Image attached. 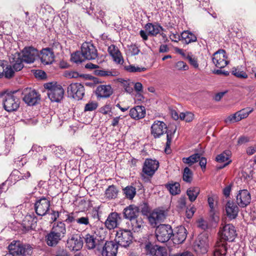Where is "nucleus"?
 I'll list each match as a JSON object with an SVG mask.
<instances>
[{"mask_svg":"<svg viewBox=\"0 0 256 256\" xmlns=\"http://www.w3.org/2000/svg\"><path fill=\"white\" fill-rule=\"evenodd\" d=\"M176 130L175 126L172 130H167L166 124L162 121H154L151 126V133L154 138H158L164 132L167 134L166 148H170L173 136Z\"/></svg>","mask_w":256,"mask_h":256,"instance_id":"1","label":"nucleus"},{"mask_svg":"<svg viewBox=\"0 0 256 256\" xmlns=\"http://www.w3.org/2000/svg\"><path fill=\"white\" fill-rule=\"evenodd\" d=\"M16 92L0 93V98H2L3 108L8 112H16L20 107V100L15 96Z\"/></svg>","mask_w":256,"mask_h":256,"instance_id":"2","label":"nucleus"},{"mask_svg":"<svg viewBox=\"0 0 256 256\" xmlns=\"http://www.w3.org/2000/svg\"><path fill=\"white\" fill-rule=\"evenodd\" d=\"M8 254L12 256H30L32 248L29 244H24L20 240H13L8 246Z\"/></svg>","mask_w":256,"mask_h":256,"instance_id":"3","label":"nucleus"},{"mask_svg":"<svg viewBox=\"0 0 256 256\" xmlns=\"http://www.w3.org/2000/svg\"><path fill=\"white\" fill-rule=\"evenodd\" d=\"M44 86L52 102H58L63 98L64 90L60 85L51 82L45 84Z\"/></svg>","mask_w":256,"mask_h":256,"instance_id":"4","label":"nucleus"},{"mask_svg":"<svg viewBox=\"0 0 256 256\" xmlns=\"http://www.w3.org/2000/svg\"><path fill=\"white\" fill-rule=\"evenodd\" d=\"M98 248L97 254H100L102 256H116L118 245L112 241L104 242L102 240L98 246Z\"/></svg>","mask_w":256,"mask_h":256,"instance_id":"5","label":"nucleus"},{"mask_svg":"<svg viewBox=\"0 0 256 256\" xmlns=\"http://www.w3.org/2000/svg\"><path fill=\"white\" fill-rule=\"evenodd\" d=\"M146 255L149 256H168V250L166 247L152 244L147 242L142 245Z\"/></svg>","mask_w":256,"mask_h":256,"instance_id":"6","label":"nucleus"},{"mask_svg":"<svg viewBox=\"0 0 256 256\" xmlns=\"http://www.w3.org/2000/svg\"><path fill=\"white\" fill-rule=\"evenodd\" d=\"M173 234L170 225H158L156 229V236L158 240L164 243L168 242Z\"/></svg>","mask_w":256,"mask_h":256,"instance_id":"7","label":"nucleus"},{"mask_svg":"<svg viewBox=\"0 0 256 256\" xmlns=\"http://www.w3.org/2000/svg\"><path fill=\"white\" fill-rule=\"evenodd\" d=\"M82 55L87 60H94L98 56V50L90 42H84L81 46Z\"/></svg>","mask_w":256,"mask_h":256,"instance_id":"8","label":"nucleus"},{"mask_svg":"<svg viewBox=\"0 0 256 256\" xmlns=\"http://www.w3.org/2000/svg\"><path fill=\"white\" fill-rule=\"evenodd\" d=\"M159 167V162L156 160L146 158L143 164L142 176L144 174L152 177Z\"/></svg>","mask_w":256,"mask_h":256,"instance_id":"9","label":"nucleus"},{"mask_svg":"<svg viewBox=\"0 0 256 256\" xmlns=\"http://www.w3.org/2000/svg\"><path fill=\"white\" fill-rule=\"evenodd\" d=\"M208 248V236L205 234L198 236L196 241L194 248L195 252L198 255L206 254Z\"/></svg>","mask_w":256,"mask_h":256,"instance_id":"10","label":"nucleus"},{"mask_svg":"<svg viewBox=\"0 0 256 256\" xmlns=\"http://www.w3.org/2000/svg\"><path fill=\"white\" fill-rule=\"evenodd\" d=\"M132 232L130 230H121L117 232L116 240L117 244L122 247L128 246L132 242Z\"/></svg>","mask_w":256,"mask_h":256,"instance_id":"11","label":"nucleus"},{"mask_svg":"<svg viewBox=\"0 0 256 256\" xmlns=\"http://www.w3.org/2000/svg\"><path fill=\"white\" fill-rule=\"evenodd\" d=\"M67 92L70 96L80 100L84 95V88L81 84L72 83L68 86Z\"/></svg>","mask_w":256,"mask_h":256,"instance_id":"12","label":"nucleus"},{"mask_svg":"<svg viewBox=\"0 0 256 256\" xmlns=\"http://www.w3.org/2000/svg\"><path fill=\"white\" fill-rule=\"evenodd\" d=\"M50 205V200L44 196L41 197L34 204V210L38 216H44L49 210Z\"/></svg>","mask_w":256,"mask_h":256,"instance_id":"13","label":"nucleus"},{"mask_svg":"<svg viewBox=\"0 0 256 256\" xmlns=\"http://www.w3.org/2000/svg\"><path fill=\"white\" fill-rule=\"evenodd\" d=\"M222 238L224 240L233 242L236 238L237 233L234 225H224L220 230Z\"/></svg>","mask_w":256,"mask_h":256,"instance_id":"14","label":"nucleus"},{"mask_svg":"<svg viewBox=\"0 0 256 256\" xmlns=\"http://www.w3.org/2000/svg\"><path fill=\"white\" fill-rule=\"evenodd\" d=\"M22 53V58L27 64L33 63L39 56L38 51L32 46L25 47Z\"/></svg>","mask_w":256,"mask_h":256,"instance_id":"15","label":"nucleus"},{"mask_svg":"<svg viewBox=\"0 0 256 256\" xmlns=\"http://www.w3.org/2000/svg\"><path fill=\"white\" fill-rule=\"evenodd\" d=\"M226 58L225 50H220L213 54L212 62L217 68H222L228 64Z\"/></svg>","mask_w":256,"mask_h":256,"instance_id":"16","label":"nucleus"},{"mask_svg":"<svg viewBox=\"0 0 256 256\" xmlns=\"http://www.w3.org/2000/svg\"><path fill=\"white\" fill-rule=\"evenodd\" d=\"M82 212L76 211L69 212L67 218V223H74L76 222L79 224H88L89 218L88 216H82Z\"/></svg>","mask_w":256,"mask_h":256,"instance_id":"17","label":"nucleus"},{"mask_svg":"<svg viewBox=\"0 0 256 256\" xmlns=\"http://www.w3.org/2000/svg\"><path fill=\"white\" fill-rule=\"evenodd\" d=\"M40 100V95L35 90H26L24 94L23 100L28 106H34Z\"/></svg>","mask_w":256,"mask_h":256,"instance_id":"18","label":"nucleus"},{"mask_svg":"<svg viewBox=\"0 0 256 256\" xmlns=\"http://www.w3.org/2000/svg\"><path fill=\"white\" fill-rule=\"evenodd\" d=\"M251 201V196L247 190L239 191L236 196V204L241 208H245L248 205Z\"/></svg>","mask_w":256,"mask_h":256,"instance_id":"19","label":"nucleus"},{"mask_svg":"<svg viewBox=\"0 0 256 256\" xmlns=\"http://www.w3.org/2000/svg\"><path fill=\"white\" fill-rule=\"evenodd\" d=\"M83 246V242L80 236L76 234L72 235L67 240V246L70 250L78 251Z\"/></svg>","mask_w":256,"mask_h":256,"instance_id":"20","label":"nucleus"},{"mask_svg":"<svg viewBox=\"0 0 256 256\" xmlns=\"http://www.w3.org/2000/svg\"><path fill=\"white\" fill-rule=\"evenodd\" d=\"M172 236H174L176 243L181 244L186 238L187 230L183 225H179L173 230Z\"/></svg>","mask_w":256,"mask_h":256,"instance_id":"21","label":"nucleus"},{"mask_svg":"<svg viewBox=\"0 0 256 256\" xmlns=\"http://www.w3.org/2000/svg\"><path fill=\"white\" fill-rule=\"evenodd\" d=\"M38 56H40L42 62L45 65L51 64L54 58V52L50 48L42 49Z\"/></svg>","mask_w":256,"mask_h":256,"instance_id":"22","label":"nucleus"},{"mask_svg":"<svg viewBox=\"0 0 256 256\" xmlns=\"http://www.w3.org/2000/svg\"><path fill=\"white\" fill-rule=\"evenodd\" d=\"M237 204L231 200H228L226 204V214L230 220L235 219L238 216L239 208Z\"/></svg>","mask_w":256,"mask_h":256,"instance_id":"23","label":"nucleus"},{"mask_svg":"<svg viewBox=\"0 0 256 256\" xmlns=\"http://www.w3.org/2000/svg\"><path fill=\"white\" fill-rule=\"evenodd\" d=\"M113 93V90L110 85H100L96 90V94L98 98H107Z\"/></svg>","mask_w":256,"mask_h":256,"instance_id":"24","label":"nucleus"},{"mask_svg":"<svg viewBox=\"0 0 256 256\" xmlns=\"http://www.w3.org/2000/svg\"><path fill=\"white\" fill-rule=\"evenodd\" d=\"M166 218V214L162 210H154L148 216L150 224H156L162 222Z\"/></svg>","mask_w":256,"mask_h":256,"instance_id":"25","label":"nucleus"},{"mask_svg":"<svg viewBox=\"0 0 256 256\" xmlns=\"http://www.w3.org/2000/svg\"><path fill=\"white\" fill-rule=\"evenodd\" d=\"M108 52L112 56L114 62L118 64H122L124 59L122 54L118 48L114 45L111 44L108 48Z\"/></svg>","mask_w":256,"mask_h":256,"instance_id":"26","label":"nucleus"},{"mask_svg":"<svg viewBox=\"0 0 256 256\" xmlns=\"http://www.w3.org/2000/svg\"><path fill=\"white\" fill-rule=\"evenodd\" d=\"M129 114L132 118L134 120L141 119L145 116V108L142 106H137L130 110Z\"/></svg>","mask_w":256,"mask_h":256,"instance_id":"27","label":"nucleus"},{"mask_svg":"<svg viewBox=\"0 0 256 256\" xmlns=\"http://www.w3.org/2000/svg\"><path fill=\"white\" fill-rule=\"evenodd\" d=\"M138 212V208L132 205L126 208L123 212L124 218L130 220H135L137 218Z\"/></svg>","mask_w":256,"mask_h":256,"instance_id":"28","label":"nucleus"},{"mask_svg":"<svg viewBox=\"0 0 256 256\" xmlns=\"http://www.w3.org/2000/svg\"><path fill=\"white\" fill-rule=\"evenodd\" d=\"M102 240L94 238L92 236L87 235L86 238V244L88 248L96 249V252L97 253L98 250V246L100 242Z\"/></svg>","mask_w":256,"mask_h":256,"instance_id":"29","label":"nucleus"},{"mask_svg":"<svg viewBox=\"0 0 256 256\" xmlns=\"http://www.w3.org/2000/svg\"><path fill=\"white\" fill-rule=\"evenodd\" d=\"M13 56L12 60L10 61L12 64V68L14 71H20L24 68L23 62L24 61L19 53H16Z\"/></svg>","mask_w":256,"mask_h":256,"instance_id":"30","label":"nucleus"},{"mask_svg":"<svg viewBox=\"0 0 256 256\" xmlns=\"http://www.w3.org/2000/svg\"><path fill=\"white\" fill-rule=\"evenodd\" d=\"M144 28L148 32V34L152 36H156L160 31L163 30L162 26L158 24L148 23Z\"/></svg>","mask_w":256,"mask_h":256,"instance_id":"31","label":"nucleus"},{"mask_svg":"<svg viewBox=\"0 0 256 256\" xmlns=\"http://www.w3.org/2000/svg\"><path fill=\"white\" fill-rule=\"evenodd\" d=\"M226 244V242L221 240L217 242L214 251V256H225L227 252Z\"/></svg>","mask_w":256,"mask_h":256,"instance_id":"32","label":"nucleus"},{"mask_svg":"<svg viewBox=\"0 0 256 256\" xmlns=\"http://www.w3.org/2000/svg\"><path fill=\"white\" fill-rule=\"evenodd\" d=\"M230 156V152L229 150H225L222 154L218 155L216 158V160L217 162L222 163L224 162L226 160H228V162L224 163L222 166L219 167V168H222L228 165L231 162V160H229Z\"/></svg>","mask_w":256,"mask_h":256,"instance_id":"33","label":"nucleus"},{"mask_svg":"<svg viewBox=\"0 0 256 256\" xmlns=\"http://www.w3.org/2000/svg\"><path fill=\"white\" fill-rule=\"evenodd\" d=\"M181 40L183 43L188 44L197 40L196 36L188 30L184 31L181 34Z\"/></svg>","mask_w":256,"mask_h":256,"instance_id":"34","label":"nucleus"},{"mask_svg":"<svg viewBox=\"0 0 256 256\" xmlns=\"http://www.w3.org/2000/svg\"><path fill=\"white\" fill-rule=\"evenodd\" d=\"M60 240L59 236H57L53 232H51L46 236V241L47 244L50 246H55Z\"/></svg>","mask_w":256,"mask_h":256,"instance_id":"35","label":"nucleus"},{"mask_svg":"<svg viewBox=\"0 0 256 256\" xmlns=\"http://www.w3.org/2000/svg\"><path fill=\"white\" fill-rule=\"evenodd\" d=\"M200 192V189L198 187H190L186 191L188 199L191 202L195 201Z\"/></svg>","mask_w":256,"mask_h":256,"instance_id":"36","label":"nucleus"},{"mask_svg":"<svg viewBox=\"0 0 256 256\" xmlns=\"http://www.w3.org/2000/svg\"><path fill=\"white\" fill-rule=\"evenodd\" d=\"M121 219L120 214L116 212H113L108 215L104 224H107L108 222L110 224H118L121 222Z\"/></svg>","mask_w":256,"mask_h":256,"instance_id":"37","label":"nucleus"},{"mask_svg":"<svg viewBox=\"0 0 256 256\" xmlns=\"http://www.w3.org/2000/svg\"><path fill=\"white\" fill-rule=\"evenodd\" d=\"M118 192V190L114 185L110 186L106 190V197L109 200L114 199L117 197Z\"/></svg>","mask_w":256,"mask_h":256,"instance_id":"38","label":"nucleus"},{"mask_svg":"<svg viewBox=\"0 0 256 256\" xmlns=\"http://www.w3.org/2000/svg\"><path fill=\"white\" fill-rule=\"evenodd\" d=\"M50 149L46 147H41L37 144H33L32 148L29 151L28 153L32 156H36L38 154H40L44 152H48Z\"/></svg>","mask_w":256,"mask_h":256,"instance_id":"39","label":"nucleus"},{"mask_svg":"<svg viewBox=\"0 0 256 256\" xmlns=\"http://www.w3.org/2000/svg\"><path fill=\"white\" fill-rule=\"evenodd\" d=\"M200 158V154L196 153L191 155L188 158H183L182 160L184 164H188L189 166H191L194 164L198 161Z\"/></svg>","mask_w":256,"mask_h":256,"instance_id":"40","label":"nucleus"},{"mask_svg":"<svg viewBox=\"0 0 256 256\" xmlns=\"http://www.w3.org/2000/svg\"><path fill=\"white\" fill-rule=\"evenodd\" d=\"M166 187L172 195L178 194L180 192V184L178 182L167 184Z\"/></svg>","mask_w":256,"mask_h":256,"instance_id":"41","label":"nucleus"},{"mask_svg":"<svg viewBox=\"0 0 256 256\" xmlns=\"http://www.w3.org/2000/svg\"><path fill=\"white\" fill-rule=\"evenodd\" d=\"M78 2L80 3L84 8L87 10V12L90 14L92 13L94 8L92 6L91 0H77Z\"/></svg>","mask_w":256,"mask_h":256,"instance_id":"42","label":"nucleus"},{"mask_svg":"<svg viewBox=\"0 0 256 256\" xmlns=\"http://www.w3.org/2000/svg\"><path fill=\"white\" fill-rule=\"evenodd\" d=\"M126 197L131 200L136 194V189L132 186H127L124 189Z\"/></svg>","mask_w":256,"mask_h":256,"instance_id":"43","label":"nucleus"},{"mask_svg":"<svg viewBox=\"0 0 256 256\" xmlns=\"http://www.w3.org/2000/svg\"><path fill=\"white\" fill-rule=\"evenodd\" d=\"M52 231L57 236H59V237L60 238L61 236H63L65 234L66 230L64 225H54Z\"/></svg>","mask_w":256,"mask_h":256,"instance_id":"44","label":"nucleus"},{"mask_svg":"<svg viewBox=\"0 0 256 256\" xmlns=\"http://www.w3.org/2000/svg\"><path fill=\"white\" fill-rule=\"evenodd\" d=\"M52 149L55 156L59 158L64 156L66 153V150L61 146H52L49 148Z\"/></svg>","mask_w":256,"mask_h":256,"instance_id":"45","label":"nucleus"},{"mask_svg":"<svg viewBox=\"0 0 256 256\" xmlns=\"http://www.w3.org/2000/svg\"><path fill=\"white\" fill-rule=\"evenodd\" d=\"M209 219L211 222L218 224L220 221V214L215 210H210Z\"/></svg>","mask_w":256,"mask_h":256,"instance_id":"46","label":"nucleus"},{"mask_svg":"<svg viewBox=\"0 0 256 256\" xmlns=\"http://www.w3.org/2000/svg\"><path fill=\"white\" fill-rule=\"evenodd\" d=\"M254 109L250 108H246L240 110L237 112L238 114V117L239 118L238 120H242L243 118H247L250 114L252 112Z\"/></svg>","mask_w":256,"mask_h":256,"instance_id":"47","label":"nucleus"},{"mask_svg":"<svg viewBox=\"0 0 256 256\" xmlns=\"http://www.w3.org/2000/svg\"><path fill=\"white\" fill-rule=\"evenodd\" d=\"M182 178L186 182L190 183L192 181V172L188 167H186L184 168Z\"/></svg>","mask_w":256,"mask_h":256,"instance_id":"48","label":"nucleus"},{"mask_svg":"<svg viewBox=\"0 0 256 256\" xmlns=\"http://www.w3.org/2000/svg\"><path fill=\"white\" fill-rule=\"evenodd\" d=\"M232 74L240 78H248L246 73L243 70H241L238 67L233 68L232 70Z\"/></svg>","mask_w":256,"mask_h":256,"instance_id":"49","label":"nucleus"},{"mask_svg":"<svg viewBox=\"0 0 256 256\" xmlns=\"http://www.w3.org/2000/svg\"><path fill=\"white\" fill-rule=\"evenodd\" d=\"M86 59H84L82 55V52H76L75 53L72 54L71 60L73 62L76 64H80L84 61Z\"/></svg>","mask_w":256,"mask_h":256,"instance_id":"50","label":"nucleus"},{"mask_svg":"<svg viewBox=\"0 0 256 256\" xmlns=\"http://www.w3.org/2000/svg\"><path fill=\"white\" fill-rule=\"evenodd\" d=\"M186 60H188L190 64L194 68H197L199 64L198 62L197 58L194 56L192 53H188L186 56Z\"/></svg>","mask_w":256,"mask_h":256,"instance_id":"51","label":"nucleus"},{"mask_svg":"<svg viewBox=\"0 0 256 256\" xmlns=\"http://www.w3.org/2000/svg\"><path fill=\"white\" fill-rule=\"evenodd\" d=\"M120 82L126 92L129 94L132 92V86L134 84L133 82H130L129 81L124 80H122Z\"/></svg>","mask_w":256,"mask_h":256,"instance_id":"52","label":"nucleus"},{"mask_svg":"<svg viewBox=\"0 0 256 256\" xmlns=\"http://www.w3.org/2000/svg\"><path fill=\"white\" fill-rule=\"evenodd\" d=\"M98 107V103L95 101H89L84 106V112H92L96 110Z\"/></svg>","mask_w":256,"mask_h":256,"instance_id":"53","label":"nucleus"},{"mask_svg":"<svg viewBox=\"0 0 256 256\" xmlns=\"http://www.w3.org/2000/svg\"><path fill=\"white\" fill-rule=\"evenodd\" d=\"M68 212L64 210H62L59 212V218L58 224H62L64 222H67Z\"/></svg>","mask_w":256,"mask_h":256,"instance_id":"54","label":"nucleus"},{"mask_svg":"<svg viewBox=\"0 0 256 256\" xmlns=\"http://www.w3.org/2000/svg\"><path fill=\"white\" fill-rule=\"evenodd\" d=\"M126 70L130 72H142L146 70V68L144 67L136 66L133 65H130L125 67Z\"/></svg>","mask_w":256,"mask_h":256,"instance_id":"55","label":"nucleus"},{"mask_svg":"<svg viewBox=\"0 0 256 256\" xmlns=\"http://www.w3.org/2000/svg\"><path fill=\"white\" fill-rule=\"evenodd\" d=\"M14 71L11 66L6 65L4 66V76L6 78H11L14 75Z\"/></svg>","mask_w":256,"mask_h":256,"instance_id":"56","label":"nucleus"},{"mask_svg":"<svg viewBox=\"0 0 256 256\" xmlns=\"http://www.w3.org/2000/svg\"><path fill=\"white\" fill-rule=\"evenodd\" d=\"M96 75L100 76H113L112 72L102 70L96 69L94 70Z\"/></svg>","mask_w":256,"mask_h":256,"instance_id":"57","label":"nucleus"},{"mask_svg":"<svg viewBox=\"0 0 256 256\" xmlns=\"http://www.w3.org/2000/svg\"><path fill=\"white\" fill-rule=\"evenodd\" d=\"M48 152H44L42 156H40L38 161V165L39 166L46 164L47 160L48 158L47 153Z\"/></svg>","mask_w":256,"mask_h":256,"instance_id":"58","label":"nucleus"},{"mask_svg":"<svg viewBox=\"0 0 256 256\" xmlns=\"http://www.w3.org/2000/svg\"><path fill=\"white\" fill-rule=\"evenodd\" d=\"M64 76L68 78H78L80 76L79 74L74 71L66 70L64 72Z\"/></svg>","mask_w":256,"mask_h":256,"instance_id":"59","label":"nucleus"},{"mask_svg":"<svg viewBox=\"0 0 256 256\" xmlns=\"http://www.w3.org/2000/svg\"><path fill=\"white\" fill-rule=\"evenodd\" d=\"M36 23V19L35 17L33 16H28L26 18L25 20V24L31 26L32 28H34Z\"/></svg>","mask_w":256,"mask_h":256,"instance_id":"60","label":"nucleus"},{"mask_svg":"<svg viewBox=\"0 0 256 256\" xmlns=\"http://www.w3.org/2000/svg\"><path fill=\"white\" fill-rule=\"evenodd\" d=\"M238 114L236 112L235 114L230 115L226 120V122H234L240 121V120H238L239 118L238 117Z\"/></svg>","mask_w":256,"mask_h":256,"instance_id":"61","label":"nucleus"},{"mask_svg":"<svg viewBox=\"0 0 256 256\" xmlns=\"http://www.w3.org/2000/svg\"><path fill=\"white\" fill-rule=\"evenodd\" d=\"M99 111L100 113L104 114H109L112 111V106L110 104H106L103 106L101 107Z\"/></svg>","mask_w":256,"mask_h":256,"instance_id":"62","label":"nucleus"},{"mask_svg":"<svg viewBox=\"0 0 256 256\" xmlns=\"http://www.w3.org/2000/svg\"><path fill=\"white\" fill-rule=\"evenodd\" d=\"M176 67L179 70H187L188 68V65L186 63L182 61L178 62L176 65Z\"/></svg>","mask_w":256,"mask_h":256,"instance_id":"63","label":"nucleus"},{"mask_svg":"<svg viewBox=\"0 0 256 256\" xmlns=\"http://www.w3.org/2000/svg\"><path fill=\"white\" fill-rule=\"evenodd\" d=\"M129 50L131 54L133 56L138 54L140 52V50L138 47L134 44H132L129 46Z\"/></svg>","mask_w":256,"mask_h":256,"instance_id":"64","label":"nucleus"}]
</instances>
